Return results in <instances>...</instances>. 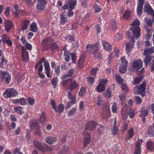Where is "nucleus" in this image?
<instances>
[{
    "mask_svg": "<svg viewBox=\"0 0 154 154\" xmlns=\"http://www.w3.org/2000/svg\"><path fill=\"white\" fill-rule=\"evenodd\" d=\"M131 11L130 10H126L125 11L122 18L127 20H130V18Z\"/></svg>",
    "mask_w": 154,
    "mask_h": 154,
    "instance_id": "nucleus-26",
    "label": "nucleus"
},
{
    "mask_svg": "<svg viewBox=\"0 0 154 154\" xmlns=\"http://www.w3.org/2000/svg\"><path fill=\"white\" fill-rule=\"evenodd\" d=\"M51 41V39L49 37H47L44 39L42 41V45L44 47L45 50H46L48 46L50 45Z\"/></svg>",
    "mask_w": 154,
    "mask_h": 154,
    "instance_id": "nucleus-19",
    "label": "nucleus"
},
{
    "mask_svg": "<svg viewBox=\"0 0 154 154\" xmlns=\"http://www.w3.org/2000/svg\"><path fill=\"white\" fill-rule=\"evenodd\" d=\"M154 52V47L149 48H145L143 50L144 54L145 55H149V54H152Z\"/></svg>",
    "mask_w": 154,
    "mask_h": 154,
    "instance_id": "nucleus-23",
    "label": "nucleus"
},
{
    "mask_svg": "<svg viewBox=\"0 0 154 154\" xmlns=\"http://www.w3.org/2000/svg\"><path fill=\"white\" fill-rule=\"evenodd\" d=\"M147 133L149 136L151 137L154 136V131L151 127L148 128Z\"/></svg>",
    "mask_w": 154,
    "mask_h": 154,
    "instance_id": "nucleus-41",
    "label": "nucleus"
},
{
    "mask_svg": "<svg viewBox=\"0 0 154 154\" xmlns=\"http://www.w3.org/2000/svg\"><path fill=\"white\" fill-rule=\"evenodd\" d=\"M11 79V76L8 72L1 70V80L2 82L5 84L8 85Z\"/></svg>",
    "mask_w": 154,
    "mask_h": 154,
    "instance_id": "nucleus-5",
    "label": "nucleus"
},
{
    "mask_svg": "<svg viewBox=\"0 0 154 154\" xmlns=\"http://www.w3.org/2000/svg\"><path fill=\"white\" fill-rule=\"evenodd\" d=\"M91 138L90 137H85L83 140L84 148L86 147L88 144H89L91 142Z\"/></svg>",
    "mask_w": 154,
    "mask_h": 154,
    "instance_id": "nucleus-42",
    "label": "nucleus"
},
{
    "mask_svg": "<svg viewBox=\"0 0 154 154\" xmlns=\"http://www.w3.org/2000/svg\"><path fill=\"white\" fill-rule=\"evenodd\" d=\"M149 66L150 67V69L151 72L154 71V60L151 61L149 64Z\"/></svg>",
    "mask_w": 154,
    "mask_h": 154,
    "instance_id": "nucleus-63",
    "label": "nucleus"
},
{
    "mask_svg": "<svg viewBox=\"0 0 154 154\" xmlns=\"http://www.w3.org/2000/svg\"><path fill=\"white\" fill-rule=\"evenodd\" d=\"M7 62V60L5 59V57H2L1 62L0 63V67L2 68H4L6 66Z\"/></svg>",
    "mask_w": 154,
    "mask_h": 154,
    "instance_id": "nucleus-40",
    "label": "nucleus"
},
{
    "mask_svg": "<svg viewBox=\"0 0 154 154\" xmlns=\"http://www.w3.org/2000/svg\"><path fill=\"white\" fill-rule=\"evenodd\" d=\"M86 91V89L83 87H81L79 93V94L80 97L83 96Z\"/></svg>",
    "mask_w": 154,
    "mask_h": 154,
    "instance_id": "nucleus-53",
    "label": "nucleus"
},
{
    "mask_svg": "<svg viewBox=\"0 0 154 154\" xmlns=\"http://www.w3.org/2000/svg\"><path fill=\"white\" fill-rule=\"evenodd\" d=\"M143 11L148 14L154 16V10L149 3H145Z\"/></svg>",
    "mask_w": 154,
    "mask_h": 154,
    "instance_id": "nucleus-10",
    "label": "nucleus"
},
{
    "mask_svg": "<svg viewBox=\"0 0 154 154\" xmlns=\"http://www.w3.org/2000/svg\"><path fill=\"white\" fill-rule=\"evenodd\" d=\"M146 56L144 59V62L146 66H148L152 59V56L150 55H145Z\"/></svg>",
    "mask_w": 154,
    "mask_h": 154,
    "instance_id": "nucleus-27",
    "label": "nucleus"
},
{
    "mask_svg": "<svg viewBox=\"0 0 154 154\" xmlns=\"http://www.w3.org/2000/svg\"><path fill=\"white\" fill-rule=\"evenodd\" d=\"M119 131V130L118 127H113L112 129V133L113 135L117 134Z\"/></svg>",
    "mask_w": 154,
    "mask_h": 154,
    "instance_id": "nucleus-56",
    "label": "nucleus"
},
{
    "mask_svg": "<svg viewBox=\"0 0 154 154\" xmlns=\"http://www.w3.org/2000/svg\"><path fill=\"white\" fill-rule=\"evenodd\" d=\"M143 65L142 61L140 59H137L134 61L132 65V70L136 72L139 71Z\"/></svg>",
    "mask_w": 154,
    "mask_h": 154,
    "instance_id": "nucleus-8",
    "label": "nucleus"
},
{
    "mask_svg": "<svg viewBox=\"0 0 154 154\" xmlns=\"http://www.w3.org/2000/svg\"><path fill=\"white\" fill-rule=\"evenodd\" d=\"M48 0H38V4L36 5V8L38 12L43 11L45 6L47 3Z\"/></svg>",
    "mask_w": 154,
    "mask_h": 154,
    "instance_id": "nucleus-9",
    "label": "nucleus"
},
{
    "mask_svg": "<svg viewBox=\"0 0 154 154\" xmlns=\"http://www.w3.org/2000/svg\"><path fill=\"white\" fill-rule=\"evenodd\" d=\"M134 35V38L138 39L140 36V29L139 27H132L130 29Z\"/></svg>",
    "mask_w": 154,
    "mask_h": 154,
    "instance_id": "nucleus-11",
    "label": "nucleus"
},
{
    "mask_svg": "<svg viewBox=\"0 0 154 154\" xmlns=\"http://www.w3.org/2000/svg\"><path fill=\"white\" fill-rule=\"evenodd\" d=\"M143 140L141 139H138L135 143V149L134 154H140V144L142 143Z\"/></svg>",
    "mask_w": 154,
    "mask_h": 154,
    "instance_id": "nucleus-15",
    "label": "nucleus"
},
{
    "mask_svg": "<svg viewBox=\"0 0 154 154\" xmlns=\"http://www.w3.org/2000/svg\"><path fill=\"white\" fill-rule=\"evenodd\" d=\"M105 85L99 84L96 87V89L98 92H102L105 89Z\"/></svg>",
    "mask_w": 154,
    "mask_h": 154,
    "instance_id": "nucleus-28",
    "label": "nucleus"
},
{
    "mask_svg": "<svg viewBox=\"0 0 154 154\" xmlns=\"http://www.w3.org/2000/svg\"><path fill=\"white\" fill-rule=\"evenodd\" d=\"M71 57L72 62L73 63H75L77 60V57L75 53H71L70 54Z\"/></svg>",
    "mask_w": 154,
    "mask_h": 154,
    "instance_id": "nucleus-48",
    "label": "nucleus"
},
{
    "mask_svg": "<svg viewBox=\"0 0 154 154\" xmlns=\"http://www.w3.org/2000/svg\"><path fill=\"white\" fill-rule=\"evenodd\" d=\"M96 125L97 124L94 121H89L86 125L85 129L90 131L96 128Z\"/></svg>",
    "mask_w": 154,
    "mask_h": 154,
    "instance_id": "nucleus-16",
    "label": "nucleus"
},
{
    "mask_svg": "<svg viewBox=\"0 0 154 154\" xmlns=\"http://www.w3.org/2000/svg\"><path fill=\"white\" fill-rule=\"evenodd\" d=\"M97 4H95L94 6V12L95 13H97L100 12L102 10V8L100 7Z\"/></svg>",
    "mask_w": 154,
    "mask_h": 154,
    "instance_id": "nucleus-50",
    "label": "nucleus"
},
{
    "mask_svg": "<svg viewBox=\"0 0 154 154\" xmlns=\"http://www.w3.org/2000/svg\"><path fill=\"white\" fill-rule=\"evenodd\" d=\"M146 83L145 81H143L140 85L135 86L134 88V91L136 94H140L143 97L146 95Z\"/></svg>",
    "mask_w": 154,
    "mask_h": 154,
    "instance_id": "nucleus-3",
    "label": "nucleus"
},
{
    "mask_svg": "<svg viewBox=\"0 0 154 154\" xmlns=\"http://www.w3.org/2000/svg\"><path fill=\"white\" fill-rule=\"evenodd\" d=\"M117 104L114 102L112 106V112L116 113L117 112Z\"/></svg>",
    "mask_w": 154,
    "mask_h": 154,
    "instance_id": "nucleus-52",
    "label": "nucleus"
},
{
    "mask_svg": "<svg viewBox=\"0 0 154 154\" xmlns=\"http://www.w3.org/2000/svg\"><path fill=\"white\" fill-rule=\"evenodd\" d=\"M128 139L132 138L133 137L134 134V131L132 128H131L128 131Z\"/></svg>",
    "mask_w": 154,
    "mask_h": 154,
    "instance_id": "nucleus-38",
    "label": "nucleus"
},
{
    "mask_svg": "<svg viewBox=\"0 0 154 154\" xmlns=\"http://www.w3.org/2000/svg\"><path fill=\"white\" fill-rule=\"evenodd\" d=\"M18 93L17 91L14 88H9L6 89L3 93V96L6 98L16 96Z\"/></svg>",
    "mask_w": 154,
    "mask_h": 154,
    "instance_id": "nucleus-6",
    "label": "nucleus"
},
{
    "mask_svg": "<svg viewBox=\"0 0 154 154\" xmlns=\"http://www.w3.org/2000/svg\"><path fill=\"white\" fill-rule=\"evenodd\" d=\"M119 98L120 100L121 101L122 104L124 103L126 99V96L123 94H121L119 95Z\"/></svg>",
    "mask_w": 154,
    "mask_h": 154,
    "instance_id": "nucleus-47",
    "label": "nucleus"
},
{
    "mask_svg": "<svg viewBox=\"0 0 154 154\" xmlns=\"http://www.w3.org/2000/svg\"><path fill=\"white\" fill-rule=\"evenodd\" d=\"M30 23L29 20H23L22 23V26L21 29L22 31H23L27 29L29 24Z\"/></svg>",
    "mask_w": 154,
    "mask_h": 154,
    "instance_id": "nucleus-21",
    "label": "nucleus"
},
{
    "mask_svg": "<svg viewBox=\"0 0 154 154\" xmlns=\"http://www.w3.org/2000/svg\"><path fill=\"white\" fill-rule=\"evenodd\" d=\"M63 147L64 148V149H62V150L60 152L59 154H67L68 151L67 150V146L64 145Z\"/></svg>",
    "mask_w": 154,
    "mask_h": 154,
    "instance_id": "nucleus-64",
    "label": "nucleus"
},
{
    "mask_svg": "<svg viewBox=\"0 0 154 154\" xmlns=\"http://www.w3.org/2000/svg\"><path fill=\"white\" fill-rule=\"evenodd\" d=\"M58 81V78L57 77L54 78L51 80V82L52 85H54V88H56Z\"/></svg>",
    "mask_w": 154,
    "mask_h": 154,
    "instance_id": "nucleus-45",
    "label": "nucleus"
},
{
    "mask_svg": "<svg viewBox=\"0 0 154 154\" xmlns=\"http://www.w3.org/2000/svg\"><path fill=\"white\" fill-rule=\"evenodd\" d=\"M148 114V109H143L140 111V117H145Z\"/></svg>",
    "mask_w": 154,
    "mask_h": 154,
    "instance_id": "nucleus-39",
    "label": "nucleus"
},
{
    "mask_svg": "<svg viewBox=\"0 0 154 154\" xmlns=\"http://www.w3.org/2000/svg\"><path fill=\"white\" fill-rule=\"evenodd\" d=\"M143 79L142 76H137L134 79V84L136 85L139 84L142 81Z\"/></svg>",
    "mask_w": 154,
    "mask_h": 154,
    "instance_id": "nucleus-44",
    "label": "nucleus"
},
{
    "mask_svg": "<svg viewBox=\"0 0 154 154\" xmlns=\"http://www.w3.org/2000/svg\"><path fill=\"white\" fill-rule=\"evenodd\" d=\"M143 6L137 5V12L138 16H140L142 14Z\"/></svg>",
    "mask_w": 154,
    "mask_h": 154,
    "instance_id": "nucleus-49",
    "label": "nucleus"
},
{
    "mask_svg": "<svg viewBox=\"0 0 154 154\" xmlns=\"http://www.w3.org/2000/svg\"><path fill=\"white\" fill-rule=\"evenodd\" d=\"M64 109V105L60 104L59 105L58 107H56L54 110L56 113H61L63 112Z\"/></svg>",
    "mask_w": 154,
    "mask_h": 154,
    "instance_id": "nucleus-34",
    "label": "nucleus"
},
{
    "mask_svg": "<svg viewBox=\"0 0 154 154\" xmlns=\"http://www.w3.org/2000/svg\"><path fill=\"white\" fill-rule=\"evenodd\" d=\"M84 60V59L82 56L78 60L77 64V66L80 68L83 67V64Z\"/></svg>",
    "mask_w": 154,
    "mask_h": 154,
    "instance_id": "nucleus-43",
    "label": "nucleus"
},
{
    "mask_svg": "<svg viewBox=\"0 0 154 154\" xmlns=\"http://www.w3.org/2000/svg\"><path fill=\"white\" fill-rule=\"evenodd\" d=\"M24 47L25 48H26V49L29 51L32 50V46L28 42H26V43L25 44V46Z\"/></svg>",
    "mask_w": 154,
    "mask_h": 154,
    "instance_id": "nucleus-58",
    "label": "nucleus"
},
{
    "mask_svg": "<svg viewBox=\"0 0 154 154\" xmlns=\"http://www.w3.org/2000/svg\"><path fill=\"white\" fill-rule=\"evenodd\" d=\"M133 47L134 45L133 43L129 42L126 43L125 45V50L128 55V56H129V54L132 50Z\"/></svg>",
    "mask_w": 154,
    "mask_h": 154,
    "instance_id": "nucleus-22",
    "label": "nucleus"
},
{
    "mask_svg": "<svg viewBox=\"0 0 154 154\" xmlns=\"http://www.w3.org/2000/svg\"><path fill=\"white\" fill-rule=\"evenodd\" d=\"M79 87V85L76 82L75 80H73L72 79V80H71L70 82L69 83V85L67 87L69 88L70 91H71L73 90L76 88Z\"/></svg>",
    "mask_w": 154,
    "mask_h": 154,
    "instance_id": "nucleus-17",
    "label": "nucleus"
},
{
    "mask_svg": "<svg viewBox=\"0 0 154 154\" xmlns=\"http://www.w3.org/2000/svg\"><path fill=\"white\" fill-rule=\"evenodd\" d=\"M27 101L29 105L32 106L35 104V100L31 97H29L27 99Z\"/></svg>",
    "mask_w": 154,
    "mask_h": 154,
    "instance_id": "nucleus-57",
    "label": "nucleus"
},
{
    "mask_svg": "<svg viewBox=\"0 0 154 154\" xmlns=\"http://www.w3.org/2000/svg\"><path fill=\"white\" fill-rule=\"evenodd\" d=\"M102 54L101 52H99L98 53L97 55L96 54L93 56L95 59L98 58L99 60H101L102 59Z\"/></svg>",
    "mask_w": 154,
    "mask_h": 154,
    "instance_id": "nucleus-54",
    "label": "nucleus"
},
{
    "mask_svg": "<svg viewBox=\"0 0 154 154\" xmlns=\"http://www.w3.org/2000/svg\"><path fill=\"white\" fill-rule=\"evenodd\" d=\"M146 146L147 149L149 150H154V143L151 141L146 142Z\"/></svg>",
    "mask_w": 154,
    "mask_h": 154,
    "instance_id": "nucleus-29",
    "label": "nucleus"
},
{
    "mask_svg": "<svg viewBox=\"0 0 154 154\" xmlns=\"http://www.w3.org/2000/svg\"><path fill=\"white\" fill-rule=\"evenodd\" d=\"M102 110L103 112L101 114L102 118L108 119L110 111L109 108L106 106H104L102 107Z\"/></svg>",
    "mask_w": 154,
    "mask_h": 154,
    "instance_id": "nucleus-14",
    "label": "nucleus"
},
{
    "mask_svg": "<svg viewBox=\"0 0 154 154\" xmlns=\"http://www.w3.org/2000/svg\"><path fill=\"white\" fill-rule=\"evenodd\" d=\"M103 95L106 97L108 98H111L112 97L111 94V90L109 88H108L106 90L105 92L103 93Z\"/></svg>",
    "mask_w": 154,
    "mask_h": 154,
    "instance_id": "nucleus-35",
    "label": "nucleus"
},
{
    "mask_svg": "<svg viewBox=\"0 0 154 154\" xmlns=\"http://www.w3.org/2000/svg\"><path fill=\"white\" fill-rule=\"evenodd\" d=\"M19 103L21 105L23 106L27 104L26 99L24 97H22L19 99Z\"/></svg>",
    "mask_w": 154,
    "mask_h": 154,
    "instance_id": "nucleus-51",
    "label": "nucleus"
},
{
    "mask_svg": "<svg viewBox=\"0 0 154 154\" xmlns=\"http://www.w3.org/2000/svg\"><path fill=\"white\" fill-rule=\"evenodd\" d=\"M34 146L43 153H45L48 151L53 150V148L51 146H48L45 144H42L40 142L34 140L33 141Z\"/></svg>",
    "mask_w": 154,
    "mask_h": 154,
    "instance_id": "nucleus-2",
    "label": "nucleus"
},
{
    "mask_svg": "<svg viewBox=\"0 0 154 154\" xmlns=\"http://www.w3.org/2000/svg\"><path fill=\"white\" fill-rule=\"evenodd\" d=\"M30 30L33 32H37L38 30L37 23L35 22H32L30 26Z\"/></svg>",
    "mask_w": 154,
    "mask_h": 154,
    "instance_id": "nucleus-25",
    "label": "nucleus"
},
{
    "mask_svg": "<svg viewBox=\"0 0 154 154\" xmlns=\"http://www.w3.org/2000/svg\"><path fill=\"white\" fill-rule=\"evenodd\" d=\"M99 68L98 67H95L94 68H92L90 72L91 74L94 76H96V73L97 71H98Z\"/></svg>",
    "mask_w": 154,
    "mask_h": 154,
    "instance_id": "nucleus-60",
    "label": "nucleus"
},
{
    "mask_svg": "<svg viewBox=\"0 0 154 154\" xmlns=\"http://www.w3.org/2000/svg\"><path fill=\"white\" fill-rule=\"evenodd\" d=\"M100 43L96 42L94 44H88L86 46L87 51L93 56L97 54L99 49Z\"/></svg>",
    "mask_w": 154,
    "mask_h": 154,
    "instance_id": "nucleus-4",
    "label": "nucleus"
},
{
    "mask_svg": "<svg viewBox=\"0 0 154 154\" xmlns=\"http://www.w3.org/2000/svg\"><path fill=\"white\" fill-rule=\"evenodd\" d=\"M88 82L91 85H92L94 82V78L90 76H89L87 78Z\"/></svg>",
    "mask_w": 154,
    "mask_h": 154,
    "instance_id": "nucleus-62",
    "label": "nucleus"
},
{
    "mask_svg": "<svg viewBox=\"0 0 154 154\" xmlns=\"http://www.w3.org/2000/svg\"><path fill=\"white\" fill-rule=\"evenodd\" d=\"M76 4V0H69L63 5L62 8L63 10H68L67 15L69 17H72L74 14V12L72 10L75 9Z\"/></svg>",
    "mask_w": 154,
    "mask_h": 154,
    "instance_id": "nucleus-1",
    "label": "nucleus"
},
{
    "mask_svg": "<svg viewBox=\"0 0 154 154\" xmlns=\"http://www.w3.org/2000/svg\"><path fill=\"white\" fill-rule=\"evenodd\" d=\"M71 54L69 51L65 50L64 51V56L66 57L64 60L67 62L69 61Z\"/></svg>",
    "mask_w": 154,
    "mask_h": 154,
    "instance_id": "nucleus-36",
    "label": "nucleus"
},
{
    "mask_svg": "<svg viewBox=\"0 0 154 154\" xmlns=\"http://www.w3.org/2000/svg\"><path fill=\"white\" fill-rule=\"evenodd\" d=\"M57 140L55 137L49 136L46 138V141L49 144H51L53 143L54 142H56Z\"/></svg>",
    "mask_w": 154,
    "mask_h": 154,
    "instance_id": "nucleus-30",
    "label": "nucleus"
},
{
    "mask_svg": "<svg viewBox=\"0 0 154 154\" xmlns=\"http://www.w3.org/2000/svg\"><path fill=\"white\" fill-rule=\"evenodd\" d=\"M115 78L116 82L119 84H122L123 82V80L119 75H116Z\"/></svg>",
    "mask_w": 154,
    "mask_h": 154,
    "instance_id": "nucleus-46",
    "label": "nucleus"
},
{
    "mask_svg": "<svg viewBox=\"0 0 154 154\" xmlns=\"http://www.w3.org/2000/svg\"><path fill=\"white\" fill-rule=\"evenodd\" d=\"M21 51L23 60L24 62H27L29 59L28 52L26 50L25 48L23 46L22 47Z\"/></svg>",
    "mask_w": 154,
    "mask_h": 154,
    "instance_id": "nucleus-13",
    "label": "nucleus"
},
{
    "mask_svg": "<svg viewBox=\"0 0 154 154\" xmlns=\"http://www.w3.org/2000/svg\"><path fill=\"white\" fill-rule=\"evenodd\" d=\"M68 21V18L66 15L63 14L60 15V23L61 25H64Z\"/></svg>",
    "mask_w": 154,
    "mask_h": 154,
    "instance_id": "nucleus-24",
    "label": "nucleus"
},
{
    "mask_svg": "<svg viewBox=\"0 0 154 154\" xmlns=\"http://www.w3.org/2000/svg\"><path fill=\"white\" fill-rule=\"evenodd\" d=\"M46 117L45 114V112H42L41 113L40 116L39 121L43 125L46 121Z\"/></svg>",
    "mask_w": 154,
    "mask_h": 154,
    "instance_id": "nucleus-33",
    "label": "nucleus"
},
{
    "mask_svg": "<svg viewBox=\"0 0 154 154\" xmlns=\"http://www.w3.org/2000/svg\"><path fill=\"white\" fill-rule=\"evenodd\" d=\"M50 48L51 51L52 53L54 52L55 50H59L58 46L55 42H54L51 44Z\"/></svg>",
    "mask_w": 154,
    "mask_h": 154,
    "instance_id": "nucleus-31",
    "label": "nucleus"
},
{
    "mask_svg": "<svg viewBox=\"0 0 154 154\" xmlns=\"http://www.w3.org/2000/svg\"><path fill=\"white\" fill-rule=\"evenodd\" d=\"M121 89L122 91L125 92L128 91L129 88L127 85L125 84H122L121 86Z\"/></svg>",
    "mask_w": 154,
    "mask_h": 154,
    "instance_id": "nucleus-59",
    "label": "nucleus"
},
{
    "mask_svg": "<svg viewBox=\"0 0 154 154\" xmlns=\"http://www.w3.org/2000/svg\"><path fill=\"white\" fill-rule=\"evenodd\" d=\"M68 98L70 100V102H68L67 103V105L69 106L71 103L73 104H75L76 102V97L75 95H72L70 91H68L67 92Z\"/></svg>",
    "mask_w": 154,
    "mask_h": 154,
    "instance_id": "nucleus-18",
    "label": "nucleus"
},
{
    "mask_svg": "<svg viewBox=\"0 0 154 154\" xmlns=\"http://www.w3.org/2000/svg\"><path fill=\"white\" fill-rule=\"evenodd\" d=\"M4 23L5 29L7 32H9L11 29L14 26V24L9 20H5Z\"/></svg>",
    "mask_w": 154,
    "mask_h": 154,
    "instance_id": "nucleus-12",
    "label": "nucleus"
},
{
    "mask_svg": "<svg viewBox=\"0 0 154 154\" xmlns=\"http://www.w3.org/2000/svg\"><path fill=\"white\" fill-rule=\"evenodd\" d=\"M120 60L121 63L119 66V72L122 74H124L125 73L127 70L128 62L125 57H122Z\"/></svg>",
    "mask_w": 154,
    "mask_h": 154,
    "instance_id": "nucleus-7",
    "label": "nucleus"
},
{
    "mask_svg": "<svg viewBox=\"0 0 154 154\" xmlns=\"http://www.w3.org/2000/svg\"><path fill=\"white\" fill-rule=\"evenodd\" d=\"M140 22L139 20L134 21L131 24L132 27H139Z\"/></svg>",
    "mask_w": 154,
    "mask_h": 154,
    "instance_id": "nucleus-61",
    "label": "nucleus"
},
{
    "mask_svg": "<svg viewBox=\"0 0 154 154\" xmlns=\"http://www.w3.org/2000/svg\"><path fill=\"white\" fill-rule=\"evenodd\" d=\"M102 43L103 48L105 50L109 52L112 51V46L109 43L103 40L102 41Z\"/></svg>",
    "mask_w": 154,
    "mask_h": 154,
    "instance_id": "nucleus-20",
    "label": "nucleus"
},
{
    "mask_svg": "<svg viewBox=\"0 0 154 154\" xmlns=\"http://www.w3.org/2000/svg\"><path fill=\"white\" fill-rule=\"evenodd\" d=\"M116 25V20H112L110 23L109 28L113 31L116 30L117 29Z\"/></svg>",
    "mask_w": 154,
    "mask_h": 154,
    "instance_id": "nucleus-37",
    "label": "nucleus"
},
{
    "mask_svg": "<svg viewBox=\"0 0 154 154\" xmlns=\"http://www.w3.org/2000/svg\"><path fill=\"white\" fill-rule=\"evenodd\" d=\"M45 69L46 71H50V68L49 63L48 62H45L44 63Z\"/></svg>",
    "mask_w": 154,
    "mask_h": 154,
    "instance_id": "nucleus-55",
    "label": "nucleus"
},
{
    "mask_svg": "<svg viewBox=\"0 0 154 154\" xmlns=\"http://www.w3.org/2000/svg\"><path fill=\"white\" fill-rule=\"evenodd\" d=\"M23 108L20 106H17L14 108V110L15 112L20 114H23L24 113V111L22 110Z\"/></svg>",
    "mask_w": 154,
    "mask_h": 154,
    "instance_id": "nucleus-32",
    "label": "nucleus"
}]
</instances>
